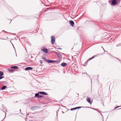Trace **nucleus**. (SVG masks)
<instances>
[{
    "instance_id": "1",
    "label": "nucleus",
    "mask_w": 121,
    "mask_h": 121,
    "mask_svg": "<svg viewBox=\"0 0 121 121\" xmlns=\"http://www.w3.org/2000/svg\"><path fill=\"white\" fill-rule=\"evenodd\" d=\"M51 42L52 44H53L55 43V37L53 36H52L51 37Z\"/></svg>"
},
{
    "instance_id": "2",
    "label": "nucleus",
    "mask_w": 121,
    "mask_h": 121,
    "mask_svg": "<svg viewBox=\"0 0 121 121\" xmlns=\"http://www.w3.org/2000/svg\"><path fill=\"white\" fill-rule=\"evenodd\" d=\"M41 50L42 51L46 53H48V50L47 49L45 48H42Z\"/></svg>"
},
{
    "instance_id": "3",
    "label": "nucleus",
    "mask_w": 121,
    "mask_h": 121,
    "mask_svg": "<svg viewBox=\"0 0 121 121\" xmlns=\"http://www.w3.org/2000/svg\"><path fill=\"white\" fill-rule=\"evenodd\" d=\"M87 101L90 104H91L92 103V101H91V98L90 97H87L86 99Z\"/></svg>"
},
{
    "instance_id": "4",
    "label": "nucleus",
    "mask_w": 121,
    "mask_h": 121,
    "mask_svg": "<svg viewBox=\"0 0 121 121\" xmlns=\"http://www.w3.org/2000/svg\"><path fill=\"white\" fill-rule=\"evenodd\" d=\"M118 1H120V0H112V3L113 5H115L117 3V2H118Z\"/></svg>"
},
{
    "instance_id": "5",
    "label": "nucleus",
    "mask_w": 121,
    "mask_h": 121,
    "mask_svg": "<svg viewBox=\"0 0 121 121\" xmlns=\"http://www.w3.org/2000/svg\"><path fill=\"white\" fill-rule=\"evenodd\" d=\"M69 22L70 24L72 26H73L74 25V23L73 22L72 20L70 21H69Z\"/></svg>"
},
{
    "instance_id": "6",
    "label": "nucleus",
    "mask_w": 121,
    "mask_h": 121,
    "mask_svg": "<svg viewBox=\"0 0 121 121\" xmlns=\"http://www.w3.org/2000/svg\"><path fill=\"white\" fill-rule=\"evenodd\" d=\"M38 93L39 94H43V95H48V94L47 93L45 92H39Z\"/></svg>"
},
{
    "instance_id": "7",
    "label": "nucleus",
    "mask_w": 121,
    "mask_h": 121,
    "mask_svg": "<svg viewBox=\"0 0 121 121\" xmlns=\"http://www.w3.org/2000/svg\"><path fill=\"white\" fill-rule=\"evenodd\" d=\"M67 65V64L63 62L61 64V65L63 67H65Z\"/></svg>"
},
{
    "instance_id": "8",
    "label": "nucleus",
    "mask_w": 121,
    "mask_h": 121,
    "mask_svg": "<svg viewBox=\"0 0 121 121\" xmlns=\"http://www.w3.org/2000/svg\"><path fill=\"white\" fill-rule=\"evenodd\" d=\"M33 69L32 68H31L30 67H28L26 68L25 69L26 70H30V69Z\"/></svg>"
},
{
    "instance_id": "9",
    "label": "nucleus",
    "mask_w": 121,
    "mask_h": 121,
    "mask_svg": "<svg viewBox=\"0 0 121 121\" xmlns=\"http://www.w3.org/2000/svg\"><path fill=\"white\" fill-rule=\"evenodd\" d=\"M81 108V107H76L73 108H72L71 109V111H72L73 110H75L76 109H79Z\"/></svg>"
},
{
    "instance_id": "10",
    "label": "nucleus",
    "mask_w": 121,
    "mask_h": 121,
    "mask_svg": "<svg viewBox=\"0 0 121 121\" xmlns=\"http://www.w3.org/2000/svg\"><path fill=\"white\" fill-rule=\"evenodd\" d=\"M11 68L12 69H18V67L17 66H11Z\"/></svg>"
},
{
    "instance_id": "11",
    "label": "nucleus",
    "mask_w": 121,
    "mask_h": 121,
    "mask_svg": "<svg viewBox=\"0 0 121 121\" xmlns=\"http://www.w3.org/2000/svg\"><path fill=\"white\" fill-rule=\"evenodd\" d=\"M47 61L48 63H52L55 62V61L54 60H51L49 59Z\"/></svg>"
},
{
    "instance_id": "12",
    "label": "nucleus",
    "mask_w": 121,
    "mask_h": 121,
    "mask_svg": "<svg viewBox=\"0 0 121 121\" xmlns=\"http://www.w3.org/2000/svg\"><path fill=\"white\" fill-rule=\"evenodd\" d=\"M7 87L6 86H3L2 87L1 89V90H4Z\"/></svg>"
},
{
    "instance_id": "13",
    "label": "nucleus",
    "mask_w": 121,
    "mask_h": 121,
    "mask_svg": "<svg viewBox=\"0 0 121 121\" xmlns=\"http://www.w3.org/2000/svg\"><path fill=\"white\" fill-rule=\"evenodd\" d=\"M39 93H36L35 94V97H37V98H38L39 96Z\"/></svg>"
},
{
    "instance_id": "14",
    "label": "nucleus",
    "mask_w": 121,
    "mask_h": 121,
    "mask_svg": "<svg viewBox=\"0 0 121 121\" xmlns=\"http://www.w3.org/2000/svg\"><path fill=\"white\" fill-rule=\"evenodd\" d=\"M3 74V73L1 71H0V76H2Z\"/></svg>"
},
{
    "instance_id": "15",
    "label": "nucleus",
    "mask_w": 121,
    "mask_h": 121,
    "mask_svg": "<svg viewBox=\"0 0 121 121\" xmlns=\"http://www.w3.org/2000/svg\"><path fill=\"white\" fill-rule=\"evenodd\" d=\"M95 56H93L91 58H89V59L88 60H90L93 59V58H94Z\"/></svg>"
},
{
    "instance_id": "16",
    "label": "nucleus",
    "mask_w": 121,
    "mask_h": 121,
    "mask_svg": "<svg viewBox=\"0 0 121 121\" xmlns=\"http://www.w3.org/2000/svg\"><path fill=\"white\" fill-rule=\"evenodd\" d=\"M120 107V106H117L113 110H114L115 109H116L117 108H118L119 107Z\"/></svg>"
},
{
    "instance_id": "17",
    "label": "nucleus",
    "mask_w": 121,
    "mask_h": 121,
    "mask_svg": "<svg viewBox=\"0 0 121 121\" xmlns=\"http://www.w3.org/2000/svg\"><path fill=\"white\" fill-rule=\"evenodd\" d=\"M42 96L41 95H39L38 97V98H40V97H42Z\"/></svg>"
},
{
    "instance_id": "18",
    "label": "nucleus",
    "mask_w": 121,
    "mask_h": 121,
    "mask_svg": "<svg viewBox=\"0 0 121 121\" xmlns=\"http://www.w3.org/2000/svg\"><path fill=\"white\" fill-rule=\"evenodd\" d=\"M9 71L10 72H11V71H13V70H9Z\"/></svg>"
},
{
    "instance_id": "19",
    "label": "nucleus",
    "mask_w": 121,
    "mask_h": 121,
    "mask_svg": "<svg viewBox=\"0 0 121 121\" xmlns=\"http://www.w3.org/2000/svg\"><path fill=\"white\" fill-rule=\"evenodd\" d=\"M3 78V77H0V79L2 78Z\"/></svg>"
},
{
    "instance_id": "20",
    "label": "nucleus",
    "mask_w": 121,
    "mask_h": 121,
    "mask_svg": "<svg viewBox=\"0 0 121 121\" xmlns=\"http://www.w3.org/2000/svg\"><path fill=\"white\" fill-rule=\"evenodd\" d=\"M40 63L41 64H42V62L41 60L40 61Z\"/></svg>"
},
{
    "instance_id": "21",
    "label": "nucleus",
    "mask_w": 121,
    "mask_h": 121,
    "mask_svg": "<svg viewBox=\"0 0 121 121\" xmlns=\"http://www.w3.org/2000/svg\"><path fill=\"white\" fill-rule=\"evenodd\" d=\"M82 73V74H84V73H85H85H86V74H87V73Z\"/></svg>"
},
{
    "instance_id": "22",
    "label": "nucleus",
    "mask_w": 121,
    "mask_h": 121,
    "mask_svg": "<svg viewBox=\"0 0 121 121\" xmlns=\"http://www.w3.org/2000/svg\"><path fill=\"white\" fill-rule=\"evenodd\" d=\"M89 108H90V107H89Z\"/></svg>"
}]
</instances>
